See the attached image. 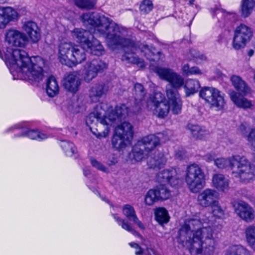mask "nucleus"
Masks as SVG:
<instances>
[{"mask_svg": "<svg viewBox=\"0 0 255 255\" xmlns=\"http://www.w3.org/2000/svg\"><path fill=\"white\" fill-rule=\"evenodd\" d=\"M220 12H221V10H217V14H219Z\"/></svg>", "mask_w": 255, "mask_h": 255, "instance_id": "62", "label": "nucleus"}, {"mask_svg": "<svg viewBox=\"0 0 255 255\" xmlns=\"http://www.w3.org/2000/svg\"><path fill=\"white\" fill-rule=\"evenodd\" d=\"M193 56L197 63H201L206 60V57L202 53L199 52H195L193 54Z\"/></svg>", "mask_w": 255, "mask_h": 255, "instance_id": "49", "label": "nucleus"}, {"mask_svg": "<svg viewBox=\"0 0 255 255\" xmlns=\"http://www.w3.org/2000/svg\"><path fill=\"white\" fill-rule=\"evenodd\" d=\"M85 48L71 42H62L58 47L60 62L69 67L81 63L86 59Z\"/></svg>", "mask_w": 255, "mask_h": 255, "instance_id": "6", "label": "nucleus"}, {"mask_svg": "<svg viewBox=\"0 0 255 255\" xmlns=\"http://www.w3.org/2000/svg\"><path fill=\"white\" fill-rule=\"evenodd\" d=\"M18 17L17 11L13 8L0 6V29H4L9 22Z\"/></svg>", "mask_w": 255, "mask_h": 255, "instance_id": "21", "label": "nucleus"}, {"mask_svg": "<svg viewBox=\"0 0 255 255\" xmlns=\"http://www.w3.org/2000/svg\"><path fill=\"white\" fill-rule=\"evenodd\" d=\"M245 234L248 246L255 252V226H248L245 229Z\"/></svg>", "mask_w": 255, "mask_h": 255, "instance_id": "36", "label": "nucleus"}, {"mask_svg": "<svg viewBox=\"0 0 255 255\" xmlns=\"http://www.w3.org/2000/svg\"><path fill=\"white\" fill-rule=\"evenodd\" d=\"M202 71L197 67H192L190 68V75H201Z\"/></svg>", "mask_w": 255, "mask_h": 255, "instance_id": "53", "label": "nucleus"}, {"mask_svg": "<svg viewBox=\"0 0 255 255\" xmlns=\"http://www.w3.org/2000/svg\"><path fill=\"white\" fill-rule=\"evenodd\" d=\"M114 218L116 221L117 222L118 224L121 226L122 228L131 233L132 235L138 237L139 238H141V236L136 232L135 231L132 227L130 226V225L128 223V222L125 220L121 219L120 217L117 216V215H114Z\"/></svg>", "mask_w": 255, "mask_h": 255, "instance_id": "38", "label": "nucleus"}, {"mask_svg": "<svg viewBox=\"0 0 255 255\" xmlns=\"http://www.w3.org/2000/svg\"><path fill=\"white\" fill-rule=\"evenodd\" d=\"M102 17L105 16L99 15L97 13H84L81 16V20L83 24L89 30L76 28L71 31V36L74 40L80 43L81 46L87 51L97 56L102 55L104 52V49L100 41L94 38L92 33L107 38V34L100 33L97 29L98 26L101 24L100 19Z\"/></svg>", "mask_w": 255, "mask_h": 255, "instance_id": "4", "label": "nucleus"}, {"mask_svg": "<svg viewBox=\"0 0 255 255\" xmlns=\"http://www.w3.org/2000/svg\"><path fill=\"white\" fill-rule=\"evenodd\" d=\"M22 29L33 43L37 42L40 39V34L36 23L31 21H27L23 24Z\"/></svg>", "mask_w": 255, "mask_h": 255, "instance_id": "23", "label": "nucleus"}, {"mask_svg": "<svg viewBox=\"0 0 255 255\" xmlns=\"http://www.w3.org/2000/svg\"><path fill=\"white\" fill-rule=\"evenodd\" d=\"M167 162V159L163 153L155 152L148 159L147 164L151 168H160L163 167Z\"/></svg>", "mask_w": 255, "mask_h": 255, "instance_id": "25", "label": "nucleus"}, {"mask_svg": "<svg viewBox=\"0 0 255 255\" xmlns=\"http://www.w3.org/2000/svg\"><path fill=\"white\" fill-rule=\"evenodd\" d=\"M135 105L132 108V112H136L141 108L140 102L144 99L145 92L143 86L139 83L134 85Z\"/></svg>", "mask_w": 255, "mask_h": 255, "instance_id": "29", "label": "nucleus"}, {"mask_svg": "<svg viewBox=\"0 0 255 255\" xmlns=\"http://www.w3.org/2000/svg\"><path fill=\"white\" fill-rule=\"evenodd\" d=\"M106 68L107 64L102 61L93 60L87 62L84 66V80L87 83L90 82L97 77L99 72Z\"/></svg>", "mask_w": 255, "mask_h": 255, "instance_id": "16", "label": "nucleus"}, {"mask_svg": "<svg viewBox=\"0 0 255 255\" xmlns=\"http://www.w3.org/2000/svg\"><path fill=\"white\" fill-rule=\"evenodd\" d=\"M219 194L215 190L207 188L203 190L198 195V204L203 207L211 206L219 200Z\"/></svg>", "mask_w": 255, "mask_h": 255, "instance_id": "18", "label": "nucleus"}, {"mask_svg": "<svg viewBox=\"0 0 255 255\" xmlns=\"http://www.w3.org/2000/svg\"><path fill=\"white\" fill-rule=\"evenodd\" d=\"M239 155H234L229 158H218L214 160L215 165L219 169H225L231 167L232 170L235 166L237 161L235 158Z\"/></svg>", "mask_w": 255, "mask_h": 255, "instance_id": "31", "label": "nucleus"}, {"mask_svg": "<svg viewBox=\"0 0 255 255\" xmlns=\"http://www.w3.org/2000/svg\"><path fill=\"white\" fill-rule=\"evenodd\" d=\"M225 255H252V254L242 245H233L226 250Z\"/></svg>", "mask_w": 255, "mask_h": 255, "instance_id": "35", "label": "nucleus"}, {"mask_svg": "<svg viewBox=\"0 0 255 255\" xmlns=\"http://www.w3.org/2000/svg\"><path fill=\"white\" fill-rule=\"evenodd\" d=\"M91 163L94 167L97 168V169L104 172H108V168L104 165H103L102 163H101L100 162L98 161L96 159L91 158Z\"/></svg>", "mask_w": 255, "mask_h": 255, "instance_id": "47", "label": "nucleus"}, {"mask_svg": "<svg viewBox=\"0 0 255 255\" xmlns=\"http://www.w3.org/2000/svg\"><path fill=\"white\" fill-rule=\"evenodd\" d=\"M4 40L10 47L24 48L28 43V38L23 32L15 28L6 29L4 33Z\"/></svg>", "mask_w": 255, "mask_h": 255, "instance_id": "13", "label": "nucleus"}, {"mask_svg": "<svg viewBox=\"0 0 255 255\" xmlns=\"http://www.w3.org/2000/svg\"><path fill=\"white\" fill-rule=\"evenodd\" d=\"M83 173H84V175L85 176H87L91 174V171H90V169H89L87 168H86L84 169Z\"/></svg>", "mask_w": 255, "mask_h": 255, "instance_id": "58", "label": "nucleus"}, {"mask_svg": "<svg viewBox=\"0 0 255 255\" xmlns=\"http://www.w3.org/2000/svg\"><path fill=\"white\" fill-rule=\"evenodd\" d=\"M157 179L159 182H166L172 187H176L180 183V179L175 169L163 170L158 173Z\"/></svg>", "mask_w": 255, "mask_h": 255, "instance_id": "20", "label": "nucleus"}, {"mask_svg": "<svg viewBox=\"0 0 255 255\" xmlns=\"http://www.w3.org/2000/svg\"><path fill=\"white\" fill-rule=\"evenodd\" d=\"M81 84V79L77 72H71L66 75L63 79V85L68 91L73 94L79 90Z\"/></svg>", "mask_w": 255, "mask_h": 255, "instance_id": "19", "label": "nucleus"}, {"mask_svg": "<svg viewBox=\"0 0 255 255\" xmlns=\"http://www.w3.org/2000/svg\"><path fill=\"white\" fill-rule=\"evenodd\" d=\"M232 83L235 89L239 92L232 91L230 97L232 101L239 108L244 109L251 108L252 101L244 96L250 92V89L246 82L238 76L234 75L231 78Z\"/></svg>", "mask_w": 255, "mask_h": 255, "instance_id": "7", "label": "nucleus"}, {"mask_svg": "<svg viewBox=\"0 0 255 255\" xmlns=\"http://www.w3.org/2000/svg\"><path fill=\"white\" fill-rule=\"evenodd\" d=\"M254 54V51L253 49H250L248 52V55L249 57L252 56Z\"/></svg>", "mask_w": 255, "mask_h": 255, "instance_id": "59", "label": "nucleus"}, {"mask_svg": "<svg viewBox=\"0 0 255 255\" xmlns=\"http://www.w3.org/2000/svg\"><path fill=\"white\" fill-rule=\"evenodd\" d=\"M129 245L133 248H134L136 251L135 254L136 255H141V253H143V250L139 246V245L134 242L129 243Z\"/></svg>", "mask_w": 255, "mask_h": 255, "instance_id": "50", "label": "nucleus"}, {"mask_svg": "<svg viewBox=\"0 0 255 255\" xmlns=\"http://www.w3.org/2000/svg\"><path fill=\"white\" fill-rule=\"evenodd\" d=\"M154 189L156 191L159 200H166L170 196L169 190L163 184L159 185Z\"/></svg>", "mask_w": 255, "mask_h": 255, "instance_id": "40", "label": "nucleus"}, {"mask_svg": "<svg viewBox=\"0 0 255 255\" xmlns=\"http://www.w3.org/2000/svg\"><path fill=\"white\" fill-rule=\"evenodd\" d=\"M117 162V159L114 157H112V159L108 161V164L109 165H112L116 164Z\"/></svg>", "mask_w": 255, "mask_h": 255, "instance_id": "57", "label": "nucleus"}, {"mask_svg": "<svg viewBox=\"0 0 255 255\" xmlns=\"http://www.w3.org/2000/svg\"><path fill=\"white\" fill-rule=\"evenodd\" d=\"M253 36V32L251 28L245 24H241L234 31L233 47L238 50L244 48Z\"/></svg>", "mask_w": 255, "mask_h": 255, "instance_id": "12", "label": "nucleus"}, {"mask_svg": "<svg viewBox=\"0 0 255 255\" xmlns=\"http://www.w3.org/2000/svg\"><path fill=\"white\" fill-rule=\"evenodd\" d=\"M199 96L211 107L217 108L218 110H222L225 106L224 94L216 88L204 87L201 89Z\"/></svg>", "mask_w": 255, "mask_h": 255, "instance_id": "10", "label": "nucleus"}, {"mask_svg": "<svg viewBox=\"0 0 255 255\" xmlns=\"http://www.w3.org/2000/svg\"><path fill=\"white\" fill-rule=\"evenodd\" d=\"M212 183L214 188L221 192H227L230 188L229 180L223 174H214L212 176Z\"/></svg>", "mask_w": 255, "mask_h": 255, "instance_id": "22", "label": "nucleus"}, {"mask_svg": "<svg viewBox=\"0 0 255 255\" xmlns=\"http://www.w3.org/2000/svg\"><path fill=\"white\" fill-rule=\"evenodd\" d=\"M25 135L27 136L32 139H36L39 141L45 139L47 137L46 134L34 130H28Z\"/></svg>", "mask_w": 255, "mask_h": 255, "instance_id": "44", "label": "nucleus"}, {"mask_svg": "<svg viewBox=\"0 0 255 255\" xmlns=\"http://www.w3.org/2000/svg\"><path fill=\"white\" fill-rule=\"evenodd\" d=\"M235 159L237 162L232 171L233 176L244 183L253 181L255 177L254 166L244 156L239 155Z\"/></svg>", "mask_w": 255, "mask_h": 255, "instance_id": "9", "label": "nucleus"}, {"mask_svg": "<svg viewBox=\"0 0 255 255\" xmlns=\"http://www.w3.org/2000/svg\"><path fill=\"white\" fill-rule=\"evenodd\" d=\"M7 0H0V3H3L6 2Z\"/></svg>", "mask_w": 255, "mask_h": 255, "instance_id": "61", "label": "nucleus"}, {"mask_svg": "<svg viewBox=\"0 0 255 255\" xmlns=\"http://www.w3.org/2000/svg\"><path fill=\"white\" fill-rule=\"evenodd\" d=\"M235 14L234 13H226L225 17L228 20H230L231 18H235Z\"/></svg>", "mask_w": 255, "mask_h": 255, "instance_id": "56", "label": "nucleus"}, {"mask_svg": "<svg viewBox=\"0 0 255 255\" xmlns=\"http://www.w3.org/2000/svg\"><path fill=\"white\" fill-rule=\"evenodd\" d=\"M195 1V0H189V4L190 5H192L194 3V2Z\"/></svg>", "mask_w": 255, "mask_h": 255, "instance_id": "60", "label": "nucleus"}, {"mask_svg": "<svg viewBox=\"0 0 255 255\" xmlns=\"http://www.w3.org/2000/svg\"><path fill=\"white\" fill-rule=\"evenodd\" d=\"M166 103L168 108V112L171 110L173 114H179L182 110V101L178 90L170 85L166 86Z\"/></svg>", "mask_w": 255, "mask_h": 255, "instance_id": "15", "label": "nucleus"}, {"mask_svg": "<svg viewBox=\"0 0 255 255\" xmlns=\"http://www.w3.org/2000/svg\"><path fill=\"white\" fill-rule=\"evenodd\" d=\"M0 57H2V56H1V51H0Z\"/></svg>", "mask_w": 255, "mask_h": 255, "instance_id": "63", "label": "nucleus"}, {"mask_svg": "<svg viewBox=\"0 0 255 255\" xmlns=\"http://www.w3.org/2000/svg\"><path fill=\"white\" fill-rule=\"evenodd\" d=\"M69 111L73 113H78L80 112L83 109L82 105L78 100L74 102L72 104L70 105L68 107Z\"/></svg>", "mask_w": 255, "mask_h": 255, "instance_id": "46", "label": "nucleus"}, {"mask_svg": "<svg viewBox=\"0 0 255 255\" xmlns=\"http://www.w3.org/2000/svg\"><path fill=\"white\" fill-rule=\"evenodd\" d=\"M108 89L104 84H96L90 91V97L93 102H97Z\"/></svg>", "mask_w": 255, "mask_h": 255, "instance_id": "28", "label": "nucleus"}, {"mask_svg": "<svg viewBox=\"0 0 255 255\" xmlns=\"http://www.w3.org/2000/svg\"><path fill=\"white\" fill-rule=\"evenodd\" d=\"M219 200L214 203L211 206L212 213L213 215L218 218H222L224 216L225 210L219 205Z\"/></svg>", "mask_w": 255, "mask_h": 255, "instance_id": "43", "label": "nucleus"}, {"mask_svg": "<svg viewBox=\"0 0 255 255\" xmlns=\"http://www.w3.org/2000/svg\"><path fill=\"white\" fill-rule=\"evenodd\" d=\"M105 106L104 104L97 106L95 111L90 113L86 119L87 125H91L99 121L102 125L106 126L102 132L94 133L96 136L100 139L107 137L110 128L125 119L130 111L126 105L122 104L117 106L115 110L105 116Z\"/></svg>", "mask_w": 255, "mask_h": 255, "instance_id": "5", "label": "nucleus"}, {"mask_svg": "<svg viewBox=\"0 0 255 255\" xmlns=\"http://www.w3.org/2000/svg\"><path fill=\"white\" fill-rule=\"evenodd\" d=\"M138 141L149 153L154 150L160 143L159 138L153 134L145 136Z\"/></svg>", "mask_w": 255, "mask_h": 255, "instance_id": "24", "label": "nucleus"}, {"mask_svg": "<svg viewBox=\"0 0 255 255\" xmlns=\"http://www.w3.org/2000/svg\"><path fill=\"white\" fill-rule=\"evenodd\" d=\"M123 213L129 221L133 222L140 229H144L143 224L138 219L132 206L128 204L125 205L123 208Z\"/></svg>", "mask_w": 255, "mask_h": 255, "instance_id": "27", "label": "nucleus"}, {"mask_svg": "<svg viewBox=\"0 0 255 255\" xmlns=\"http://www.w3.org/2000/svg\"><path fill=\"white\" fill-rule=\"evenodd\" d=\"M213 223L202 215L185 221L178 232V242L197 254L214 253L216 241L213 237Z\"/></svg>", "mask_w": 255, "mask_h": 255, "instance_id": "1", "label": "nucleus"}, {"mask_svg": "<svg viewBox=\"0 0 255 255\" xmlns=\"http://www.w3.org/2000/svg\"><path fill=\"white\" fill-rule=\"evenodd\" d=\"M75 5L82 9H92L97 2V0H74Z\"/></svg>", "mask_w": 255, "mask_h": 255, "instance_id": "39", "label": "nucleus"}, {"mask_svg": "<svg viewBox=\"0 0 255 255\" xmlns=\"http://www.w3.org/2000/svg\"><path fill=\"white\" fill-rule=\"evenodd\" d=\"M46 90L47 95L50 97H54L59 93V85L54 77L50 76L47 79Z\"/></svg>", "mask_w": 255, "mask_h": 255, "instance_id": "30", "label": "nucleus"}, {"mask_svg": "<svg viewBox=\"0 0 255 255\" xmlns=\"http://www.w3.org/2000/svg\"><path fill=\"white\" fill-rule=\"evenodd\" d=\"M100 20L101 24L98 26L97 29L100 33L107 34L108 46L112 49L116 48L118 46L126 48L125 53L122 58V61L128 63L135 64L139 67H144V62L135 54V52L138 49L144 53L147 59L149 60H154L151 58V56L154 54V48H149L147 45L140 44L137 48L136 45L133 42L125 37L127 34L126 28L110 21L106 17H102Z\"/></svg>", "mask_w": 255, "mask_h": 255, "instance_id": "2", "label": "nucleus"}, {"mask_svg": "<svg viewBox=\"0 0 255 255\" xmlns=\"http://www.w3.org/2000/svg\"><path fill=\"white\" fill-rule=\"evenodd\" d=\"M205 177L204 171L198 164H192L187 167L185 181L191 192L196 193L204 188Z\"/></svg>", "mask_w": 255, "mask_h": 255, "instance_id": "8", "label": "nucleus"}, {"mask_svg": "<svg viewBox=\"0 0 255 255\" xmlns=\"http://www.w3.org/2000/svg\"><path fill=\"white\" fill-rule=\"evenodd\" d=\"M143 145L140 144L138 141L134 145L132 148V155L134 160L136 161H140L143 159L147 157L149 153L143 148Z\"/></svg>", "mask_w": 255, "mask_h": 255, "instance_id": "34", "label": "nucleus"}, {"mask_svg": "<svg viewBox=\"0 0 255 255\" xmlns=\"http://www.w3.org/2000/svg\"><path fill=\"white\" fill-rule=\"evenodd\" d=\"M4 60L9 67L18 68L25 80L39 82L43 79L45 61L39 56L30 57L23 50L9 47L4 53Z\"/></svg>", "mask_w": 255, "mask_h": 255, "instance_id": "3", "label": "nucleus"}, {"mask_svg": "<svg viewBox=\"0 0 255 255\" xmlns=\"http://www.w3.org/2000/svg\"><path fill=\"white\" fill-rule=\"evenodd\" d=\"M197 137V138L202 139L205 135L209 134L208 131L204 128L200 127V130H199Z\"/></svg>", "mask_w": 255, "mask_h": 255, "instance_id": "51", "label": "nucleus"}, {"mask_svg": "<svg viewBox=\"0 0 255 255\" xmlns=\"http://www.w3.org/2000/svg\"><path fill=\"white\" fill-rule=\"evenodd\" d=\"M184 88L186 96H189L196 93L200 88L198 80L193 79H187L184 83Z\"/></svg>", "mask_w": 255, "mask_h": 255, "instance_id": "32", "label": "nucleus"}, {"mask_svg": "<svg viewBox=\"0 0 255 255\" xmlns=\"http://www.w3.org/2000/svg\"><path fill=\"white\" fill-rule=\"evenodd\" d=\"M187 128L191 131L193 135L196 137L198 134L199 130H200V126L189 124L187 125Z\"/></svg>", "mask_w": 255, "mask_h": 255, "instance_id": "48", "label": "nucleus"}, {"mask_svg": "<svg viewBox=\"0 0 255 255\" xmlns=\"http://www.w3.org/2000/svg\"><path fill=\"white\" fill-rule=\"evenodd\" d=\"M154 71L160 79L168 81L169 83L167 85H170L177 90H179L184 85L183 78L171 69L156 67Z\"/></svg>", "mask_w": 255, "mask_h": 255, "instance_id": "14", "label": "nucleus"}, {"mask_svg": "<svg viewBox=\"0 0 255 255\" xmlns=\"http://www.w3.org/2000/svg\"><path fill=\"white\" fill-rule=\"evenodd\" d=\"M158 200L159 199L155 189L149 190L146 193L144 199L145 203L148 206L152 205Z\"/></svg>", "mask_w": 255, "mask_h": 255, "instance_id": "42", "label": "nucleus"}, {"mask_svg": "<svg viewBox=\"0 0 255 255\" xmlns=\"http://www.w3.org/2000/svg\"><path fill=\"white\" fill-rule=\"evenodd\" d=\"M131 140H127L124 136L119 135L115 132V134L112 139V144L113 147L117 150L123 149L130 144Z\"/></svg>", "mask_w": 255, "mask_h": 255, "instance_id": "33", "label": "nucleus"}, {"mask_svg": "<svg viewBox=\"0 0 255 255\" xmlns=\"http://www.w3.org/2000/svg\"><path fill=\"white\" fill-rule=\"evenodd\" d=\"M141 255H157L155 251L152 248L148 247L144 251H143V253Z\"/></svg>", "mask_w": 255, "mask_h": 255, "instance_id": "52", "label": "nucleus"}, {"mask_svg": "<svg viewBox=\"0 0 255 255\" xmlns=\"http://www.w3.org/2000/svg\"><path fill=\"white\" fill-rule=\"evenodd\" d=\"M61 146L65 152L66 155L69 156H72L77 151V149L74 144L67 141H62Z\"/></svg>", "mask_w": 255, "mask_h": 255, "instance_id": "41", "label": "nucleus"}, {"mask_svg": "<svg viewBox=\"0 0 255 255\" xmlns=\"http://www.w3.org/2000/svg\"><path fill=\"white\" fill-rule=\"evenodd\" d=\"M156 220L160 224L167 223L170 219L168 211L163 207H159L155 210Z\"/></svg>", "mask_w": 255, "mask_h": 255, "instance_id": "37", "label": "nucleus"}, {"mask_svg": "<svg viewBox=\"0 0 255 255\" xmlns=\"http://www.w3.org/2000/svg\"><path fill=\"white\" fill-rule=\"evenodd\" d=\"M233 207L236 214L247 222H252L255 217V211L248 203L243 201L234 202Z\"/></svg>", "mask_w": 255, "mask_h": 255, "instance_id": "17", "label": "nucleus"}, {"mask_svg": "<svg viewBox=\"0 0 255 255\" xmlns=\"http://www.w3.org/2000/svg\"><path fill=\"white\" fill-rule=\"evenodd\" d=\"M190 68L189 67V65L188 64H185L183 66L182 69L183 72V73L187 75H190Z\"/></svg>", "mask_w": 255, "mask_h": 255, "instance_id": "54", "label": "nucleus"}, {"mask_svg": "<svg viewBox=\"0 0 255 255\" xmlns=\"http://www.w3.org/2000/svg\"><path fill=\"white\" fill-rule=\"evenodd\" d=\"M115 132L124 136L127 140L131 141L133 135V127L128 122H123L116 128Z\"/></svg>", "mask_w": 255, "mask_h": 255, "instance_id": "26", "label": "nucleus"}, {"mask_svg": "<svg viewBox=\"0 0 255 255\" xmlns=\"http://www.w3.org/2000/svg\"><path fill=\"white\" fill-rule=\"evenodd\" d=\"M140 10L146 14L150 12L153 8V4L150 0H144L140 5Z\"/></svg>", "mask_w": 255, "mask_h": 255, "instance_id": "45", "label": "nucleus"}, {"mask_svg": "<svg viewBox=\"0 0 255 255\" xmlns=\"http://www.w3.org/2000/svg\"><path fill=\"white\" fill-rule=\"evenodd\" d=\"M147 107L159 118H164L168 114L169 107L164 95L160 92H155L150 96L147 101Z\"/></svg>", "mask_w": 255, "mask_h": 255, "instance_id": "11", "label": "nucleus"}, {"mask_svg": "<svg viewBox=\"0 0 255 255\" xmlns=\"http://www.w3.org/2000/svg\"><path fill=\"white\" fill-rule=\"evenodd\" d=\"M205 159L208 162L214 161L216 159L213 154L208 153L205 156Z\"/></svg>", "mask_w": 255, "mask_h": 255, "instance_id": "55", "label": "nucleus"}]
</instances>
